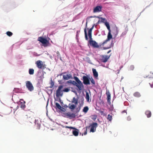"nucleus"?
Wrapping results in <instances>:
<instances>
[{
	"mask_svg": "<svg viewBox=\"0 0 153 153\" xmlns=\"http://www.w3.org/2000/svg\"><path fill=\"white\" fill-rule=\"evenodd\" d=\"M74 78L76 80L72 81V84L74 85H76L79 90H81L84 88V86L81 81L76 76H74Z\"/></svg>",
	"mask_w": 153,
	"mask_h": 153,
	"instance_id": "f257e3e1",
	"label": "nucleus"
},
{
	"mask_svg": "<svg viewBox=\"0 0 153 153\" xmlns=\"http://www.w3.org/2000/svg\"><path fill=\"white\" fill-rule=\"evenodd\" d=\"M98 126V124L97 123H93L91 124L90 126H87L86 127V129L85 132H84V134L85 135L87 134V130L88 128L91 127L90 130V132H94L96 131L97 127Z\"/></svg>",
	"mask_w": 153,
	"mask_h": 153,
	"instance_id": "f03ea898",
	"label": "nucleus"
},
{
	"mask_svg": "<svg viewBox=\"0 0 153 153\" xmlns=\"http://www.w3.org/2000/svg\"><path fill=\"white\" fill-rule=\"evenodd\" d=\"M63 86L60 85L58 87L56 91V96L57 97H62L63 95V90H62Z\"/></svg>",
	"mask_w": 153,
	"mask_h": 153,
	"instance_id": "7ed1b4c3",
	"label": "nucleus"
},
{
	"mask_svg": "<svg viewBox=\"0 0 153 153\" xmlns=\"http://www.w3.org/2000/svg\"><path fill=\"white\" fill-rule=\"evenodd\" d=\"M37 67L39 69H44L46 68V65L43 63V62L40 60H38L36 62Z\"/></svg>",
	"mask_w": 153,
	"mask_h": 153,
	"instance_id": "20e7f679",
	"label": "nucleus"
},
{
	"mask_svg": "<svg viewBox=\"0 0 153 153\" xmlns=\"http://www.w3.org/2000/svg\"><path fill=\"white\" fill-rule=\"evenodd\" d=\"M26 86L28 90L32 91L34 90V87L32 83L29 81H27L26 82Z\"/></svg>",
	"mask_w": 153,
	"mask_h": 153,
	"instance_id": "39448f33",
	"label": "nucleus"
},
{
	"mask_svg": "<svg viewBox=\"0 0 153 153\" xmlns=\"http://www.w3.org/2000/svg\"><path fill=\"white\" fill-rule=\"evenodd\" d=\"M38 40L41 42L44 46H45L46 45L49 43L48 41L46 39L43 38L42 37H39Z\"/></svg>",
	"mask_w": 153,
	"mask_h": 153,
	"instance_id": "423d86ee",
	"label": "nucleus"
},
{
	"mask_svg": "<svg viewBox=\"0 0 153 153\" xmlns=\"http://www.w3.org/2000/svg\"><path fill=\"white\" fill-rule=\"evenodd\" d=\"M89 39V43L91 45H92L93 47L95 48H98L99 47V46L98 45L96 41L92 40V37L91 39V38Z\"/></svg>",
	"mask_w": 153,
	"mask_h": 153,
	"instance_id": "0eeeda50",
	"label": "nucleus"
},
{
	"mask_svg": "<svg viewBox=\"0 0 153 153\" xmlns=\"http://www.w3.org/2000/svg\"><path fill=\"white\" fill-rule=\"evenodd\" d=\"M83 83L85 85H88L90 84V81L88 78L85 76H82Z\"/></svg>",
	"mask_w": 153,
	"mask_h": 153,
	"instance_id": "6e6552de",
	"label": "nucleus"
},
{
	"mask_svg": "<svg viewBox=\"0 0 153 153\" xmlns=\"http://www.w3.org/2000/svg\"><path fill=\"white\" fill-rule=\"evenodd\" d=\"M112 38V36L111 33V30L108 31L107 36V38L102 43V45H103L105 44L106 43V42L110 40Z\"/></svg>",
	"mask_w": 153,
	"mask_h": 153,
	"instance_id": "1a4fd4ad",
	"label": "nucleus"
},
{
	"mask_svg": "<svg viewBox=\"0 0 153 153\" xmlns=\"http://www.w3.org/2000/svg\"><path fill=\"white\" fill-rule=\"evenodd\" d=\"M65 115L67 118L70 119H71L72 118H74L76 116L75 114L74 113H71L70 112H68L65 114Z\"/></svg>",
	"mask_w": 153,
	"mask_h": 153,
	"instance_id": "9d476101",
	"label": "nucleus"
},
{
	"mask_svg": "<svg viewBox=\"0 0 153 153\" xmlns=\"http://www.w3.org/2000/svg\"><path fill=\"white\" fill-rule=\"evenodd\" d=\"M110 56L108 55L102 56L101 57V61L103 62H105L108 61Z\"/></svg>",
	"mask_w": 153,
	"mask_h": 153,
	"instance_id": "9b49d317",
	"label": "nucleus"
},
{
	"mask_svg": "<svg viewBox=\"0 0 153 153\" xmlns=\"http://www.w3.org/2000/svg\"><path fill=\"white\" fill-rule=\"evenodd\" d=\"M35 125L38 129H40L41 126V121L38 120H35Z\"/></svg>",
	"mask_w": 153,
	"mask_h": 153,
	"instance_id": "f8f14e48",
	"label": "nucleus"
},
{
	"mask_svg": "<svg viewBox=\"0 0 153 153\" xmlns=\"http://www.w3.org/2000/svg\"><path fill=\"white\" fill-rule=\"evenodd\" d=\"M102 8V7L101 6H96L94 9V12L96 13L100 11L101 10Z\"/></svg>",
	"mask_w": 153,
	"mask_h": 153,
	"instance_id": "ddd939ff",
	"label": "nucleus"
},
{
	"mask_svg": "<svg viewBox=\"0 0 153 153\" xmlns=\"http://www.w3.org/2000/svg\"><path fill=\"white\" fill-rule=\"evenodd\" d=\"M20 104L21 108L24 109L25 108L26 106L25 104V101H24L23 99H20Z\"/></svg>",
	"mask_w": 153,
	"mask_h": 153,
	"instance_id": "4468645a",
	"label": "nucleus"
},
{
	"mask_svg": "<svg viewBox=\"0 0 153 153\" xmlns=\"http://www.w3.org/2000/svg\"><path fill=\"white\" fill-rule=\"evenodd\" d=\"M94 25L93 26L89 29L88 31V36L89 38H91V39L92 37V31L94 27Z\"/></svg>",
	"mask_w": 153,
	"mask_h": 153,
	"instance_id": "2eb2a0df",
	"label": "nucleus"
},
{
	"mask_svg": "<svg viewBox=\"0 0 153 153\" xmlns=\"http://www.w3.org/2000/svg\"><path fill=\"white\" fill-rule=\"evenodd\" d=\"M72 77V76L70 74L63 76V78L65 80H68Z\"/></svg>",
	"mask_w": 153,
	"mask_h": 153,
	"instance_id": "dca6fc26",
	"label": "nucleus"
},
{
	"mask_svg": "<svg viewBox=\"0 0 153 153\" xmlns=\"http://www.w3.org/2000/svg\"><path fill=\"white\" fill-rule=\"evenodd\" d=\"M92 71L94 77L96 78H97L98 76L97 72V71L94 68L92 69Z\"/></svg>",
	"mask_w": 153,
	"mask_h": 153,
	"instance_id": "f3484780",
	"label": "nucleus"
},
{
	"mask_svg": "<svg viewBox=\"0 0 153 153\" xmlns=\"http://www.w3.org/2000/svg\"><path fill=\"white\" fill-rule=\"evenodd\" d=\"M100 19L101 20H100L98 21L97 23V24H99L101 22L105 24V22H107V20L105 18L102 17V18H101Z\"/></svg>",
	"mask_w": 153,
	"mask_h": 153,
	"instance_id": "a211bd4d",
	"label": "nucleus"
},
{
	"mask_svg": "<svg viewBox=\"0 0 153 153\" xmlns=\"http://www.w3.org/2000/svg\"><path fill=\"white\" fill-rule=\"evenodd\" d=\"M55 105L56 108L62 111V110L64 109V108L62 107L59 103L56 102Z\"/></svg>",
	"mask_w": 153,
	"mask_h": 153,
	"instance_id": "6ab92c4d",
	"label": "nucleus"
},
{
	"mask_svg": "<svg viewBox=\"0 0 153 153\" xmlns=\"http://www.w3.org/2000/svg\"><path fill=\"white\" fill-rule=\"evenodd\" d=\"M74 129H75V130L73 131V134L75 136H77L79 134V130L76 128Z\"/></svg>",
	"mask_w": 153,
	"mask_h": 153,
	"instance_id": "aec40b11",
	"label": "nucleus"
},
{
	"mask_svg": "<svg viewBox=\"0 0 153 153\" xmlns=\"http://www.w3.org/2000/svg\"><path fill=\"white\" fill-rule=\"evenodd\" d=\"M133 95L134 97H141V94L140 93L138 92H136L133 94Z\"/></svg>",
	"mask_w": 153,
	"mask_h": 153,
	"instance_id": "412c9836",
	"label": "nucleus"
},
{
	"mask_svg": "<svg viewBox=\"0 0 153 153\" xmlns=\"http://www.w3.org/2000/svg\"><path fill=\"white\" fill-rule=\"evenodd\" d=\"M145 114L148 118L150 117L151 116V112L150 111H146L145 112Z\"/></svg>",
	"mask_w": 153,
	"mask_h": 153,
	"instance_id": "4be33fe9",
	"label": "nucleus"
},
{
	"mask_svg": "<svg viewBox=\"0 0 153 153\" xmlns=\"http://www.w3.org/2000/svg\"><path fill=\"white\" fill-rule=\"evenodd\" d=\"M107 101L110 102L111 100V94L109 92L107 93Z\"/></svg>",
	"mask_w": 153,
	"mask_h": 153,
	"instance_id": "5701e85b",
	"label": "nucleus"
},
{
	"mask_svg": "<svg viewBox=\"0 0 153 153\" xmlns=\"http://www.w3.org/2000/svg\"><path fill=\"white\" fill-rule=\"evenodd\" d=\"M85 98L87 100V101L88 102H89V99H90L89 95V93L87 92H86V93Z\"/></svg>",
	"mask_w": 153,
	"mask_h": 153,
	"instance_id": "b1692460",
	"label": "nucleus"
},
{
	"mask_svg": "<svg viewBox=\"0 0 153 153\" xmlns=\"http://www.w3.org/2000/svg\"><path fill=\"white\" fill-rule=\"evenodd\" d=\"M84 33H85V39L86 40H88V36H87V31H86V27H85L84 29Z\"/></svg>",
	"mask_w": 153,
	"mask_h": 153,
	"instance_id": "393cba45",
	"label": "nucleus"
},
{
	"mask_svg": "<svg viewBox=\"0 0 153 153\" xmlns=\"http://www.w3.org/2000/svg\"><path fill=\"white\" fill-rule=\"evenodd\" d=\"M72 102L73 103H74L76 105L78 103L77 100L76 99L75 97H74L73 98Z\"/></svg>",
	"mask_w": 153,
	"mask_h": 153,
	"instance_id": "a878e982",
	"label": "nucleus"
},
{
	"mask_svg": "<svg viewBox=\"0 0 153 153\" xmlns=\"http://www.w3.org/2000/svg\"><path fill=\"white\" fill-rule=\"evenodd\" d=\"M112 115L110 114H108V115L107 119L109 121H111L112 120Z\"/></svg>",
	"mask_w": 153,
	"mask_h": 153,
	"instance_id": "bb28decb",
	"label": "nucleus"
},
{
	"mask_svg": "<svg viewBox=\"0 0 153 153\" xmlns=\"http://www.w3.org/2000/svg\"><path fill=\"white\" fill-rule=\"evenodd\" d=\"M105 25L106 27H107V29H108V31L111 30L110 28V26L108 22H105Z\"/></svg>",
	"mask_w": 153,
	"mask_h": 153,
	"instance_id": "cd10ccee",
	"label": "nucleus"
},
{
	"mask_svg": "<svg viewBox=\"0 0 153 153\" xmlns=\"http://www.w3.org/2000/svg\"><path fill=\"white\" fill-rule=\"evenodd\" d=\"M68 106L69 108L71 110H74L76 107V105H71L70 104H69Z\"/></svg>",
	"mask_w": 153,
	"mask_h": 153,
	"instance_id": "c85d7f7f",
	"label": "nucleus"
},
{
	"mask_svg": "<svg viewBox=\"0 0 153 153\" xmlns=\"http://www.w3.org/2000/svg\"><path fill=\"white\" fill-rule=\"evenodd\" d=\"M88 109L89 108L88 107V106H85L83 108V111L85 113H86L88 112Z\"/></svg>",
	"mask_w": 153,
	"mask_h": 153,
	"instance_id": "c756f323",
	"label": "nucleus"
},
{
	"mask_svg": "<svg viewBox=\"0 0 153 153\" xmlns=\"http://www.w3.org/2000/svg\"><path fill=\"white\" fill-rule=\"evenodd\" d=\"M34 73V70L33 69H30L29 70V73L30 75H33Z\"/></svg>",
	"mask_w": 153,
	"mask_h": 153,
	"instance_id": "7c9ffc66",
	"label": "nucleus"
},
{
	"mask_svg": "<svg viewBox=\"0 0 153 153\" xmlns=\"http://www.w3.org/2000/svg\"><path fill=\"white\" fill-rule=\"evenodd\" d=\"M6 34L7 35L9 36H12L13 34L12 33L9 31L7 32L6 33Z\"/></svg>",
	"mask_w": 153,
	"mask_h": 153,
	"instance_id": "2f4dec72",
	"label": "nucleus"
},
{
	"mask_svg": "<svg viewBox=\"0 0 153 153\" xmlns=\"http://www.w3.org/2000/svg\"><path fill=\"white\" fill-rule=\"evenodd\" d=\"M50 84L51 85L50 87L51 88H52L54 86V82L52 80L51 81Z\"/></svg>",
	"mask_w": 153,
	"mask_h": 153,
	"instance_id": "473e14b6",
	"label": "nucleus"
},
{
	"mask_svg": "<svg viewBox=\"0 0 153 153\" xmlns=\"http://www.w3.org/2000/svg\"><path fill=\"white\" fill-rule=\"evenodd\" d=\"M134 66L133 65H131L129 67V69L130 70L132 71L134 69Z\"/></svg>",
	"mask_w": 153,
	"mask_h": 153,
	"instance_id": "72a5a7b5",
	"label": "nucleus"
},
{
	"mask_svg": "<svg viewBox=\"0 0 153 153\" xmlns=\"http://www.w3.org/2000/svg\"><path fill=\"white\" fill-rule=\"evenodd\" d=\"M90 80L92 83L93 85H94L95 84V82L94 80L91 77V78L90 79Z\"/></svg>",
	"mask_w": 153,
	"mask_h": 153,
	"instance_id": "f704fd0d",
	"label": "nucleus"
},
{
	"mask_svg": "<svg viewBox=\"0 0 153 153\" xmlns=\"http://www.w3.org/2000/svg\"><path fill=\"white\" fill-rule=\"evenodd\" d=\"M100 112L101 115H103L105 116H106V114L104 113V111H100Z\"/></svg>",
	"mask_w": 153,
	"mask_h": 153,
	"instance_id": "c9c22d12",
	"label": "nucleus"
},
{
	"mask_svg": "<svg viewBox=\"0 0 153 153\" xmlns=\"http://www.w3.org/2000/svg\"><path fill=\"white\" fill-rule=\"evenodd\" d=\"M70 90V89L68 88H65L64 90H63V91L64 92H68Z\"/></svg>",
	"mask_w": 153,
	"mask_h": 153,
	"instance_id": "e433bc0d",
	"label": "nucleus"
},
{
	"mask_svg": "<svg viewBox=\"0 0 153 153\" xmlns=\"http://www.w3.org/2000/svg\"><path fill=\"white\" fill-rule=\"evenodd\" d=\"M65 127L66 128H70L71 129H75V128L71 127V126H65Z\"/></svg>",
	"mask_w": 153,
	"mask_h": 153,
	"instance_id": "4c0bfd02",
	"label": "nucleus"
},
{
	"mask_svg": "<svg viewBox=\"0 0 153 153\" xmlns=\"http://www.w3.org/2000/svg\"><path fill=\"white\" fill-rule=\"evenodd\" d=\"M149 84L152 88H153V82H149Z\"/></svg>",
	"mask_w": 153,
	"mask_h": 153,
	"instance_id": "58836bf2",
	"label": "nucleus"
},
{
	"mask_svg": "<svg viewBox=\"0 0 153 153\" xmlns=\"http://www.w3.org/2000/svg\"><path fill=\"white\" fill-rule=\"evenodd\" d=\"M131 120V118L130 117H128L127 118V120L128 121H130Z\"/></svg>",
	"mask_w": 153,
	"mask_h": 153,
	"instance_id": "ea45409f",
	"label": "nucleus"
},
{
	"mask_svg": "<svg viewBox=\"0 0 153 153\" xmlns=\"http://www.w3.org/2000/svg\"><path fill=\"white\" fill-rule=\"evenodd\" d=\"M123 67V66H121L120 67V70H119L118 72H117V73L118 74H119V72H120V70H121V68H122Z\"/></svg>",
	"mask_w": 153,
	"mask_h": 153,
	"instance_id": "a19ab883",
	"label": "nucleus"
},
{
	"mask_svg": "<svg viewBox=\"0 0 153 153\" xmlns=\"http://www.w3.org/2000/svg\"><path fill=\"white\" fill-rule=\"evenodd\" d=\"M94 17H96V18H98L100 19H101V18H102V17H100L98 16H94Z\"/></svg>",
	"mask_w": 153,
	"mask_h": 153,
	"instance_id": "79ce46f5",
	"label": "nucleus"
},
{
	"mask_svg": "<svg viewBox=\"0 0 153 153\" xmlns=\"http://www.w3.org/2000/svg\"><path fill=\"white\" fill-rule=\"evenodd\" d=\"M68 82L70 83H72V80H69L68 81Z\"/></svg>",
	"mask_w": 153,
	"mask_h": 153,
	"instance_id": "37998d69",
	"label": "nucleus"
},
{
	"mask_svg": "<svg viewBox=\"0 0 153 153\" xmlns=\"http://www.w3.org/2000/svg\"><path fill=\"white\" fill-rule=\"evenodd\" d=\"M56 53H57V56H59L60 55L59 53V52L58 51H57L56 52Z\"/></svg>",
	"mask_w": 153,
	"mask_h": 153,
	"instance_id": "c03bdc74",
	"label": "nucleus"
},
{
	"mask_svg": "<svg viewBox=\"0 0 153 153\" xmlns=\"http://www.w3.org/2000/svg\"><path fill=\"white\" fill-rule=\"evenodd\" d=\"M110 48V47H108V48L103 47V49H108Z\"/></svg>",
	"mask_w": 153,
	"mask_h": 153,
	"instance_id": "a18cd8bd",
	"label": "nucleus"
},
{
	"mask_svg": "<svg viewBox=\"0 0 153 153\" xmlns=\"http://www.w3.org/2000/svg\"><path fill=\"white\" fill-rule=\"evenodd\" d=\"M18 89L14 88V91H16L17 90H18Z\"/></svg>",
	"mask_w": 153,
	"mask_h": 153,
	"instance_id": "49530a36",
	"label": "nucleus"
},
{
	"mask_svg": "<svg viewBox=\"0 0 153 153\" xmlns=\"http://www.w3.org/2000/svg\"><path fill=\"white\" fill-rule=\"evenodd\" d=\"M111 51V50H109V51H108L107 52V53H109Z\"/></svg>",
	"mask_w": 153,
	"mask_h": 153,
	"instance_id": "de8ad7c7",
	"label": "nucleus"
},
{
	"mask_svg": "<svg viewBox=\"0 0 153 153\" xmlns=\"http://www.w3.org/2000/svg\"><path fill=\"white\" fill-rule=\"evenodd\" d=\"M96 119V117L94 119H94V120H95Z\"/></svg>",
	"mask_w": 153,
	"mask_h": 153,
	"instance_id": "09e8293b",
	"label": "nucleus"
},
{
	"mask_svg": "<svg viewBox=\"0 0 153 153\" xmlns=\"http://www.w3.org/2000/svg\"><path fill=\"white\" fill-rule=\"evenodd\" d=\"M86 26L87 27V22H86Z\"/></svg>",
	"mask_w": 153,
	"mask_h": 153,
	"instance_id": "8fccbe9b",
	"label": "nucleus"
},
{
	"mask_svg": "<svg viewBox=\"0 0 153 153\" xmlns=\"http://www.w3.org/2000/svg\"><path fill=\"white\" fill-rule=\"evenodd\" d=\"M80 108H79V110L77 111H78H78H79V110H80Z\"/></svg>",
	"mask_w": 153,
	"mask_h": 153,
	"instance_id": "3c124183",
	"label": "nucleus"
},
{
	"mask_svg": "<svg viewBox=\"0 0 153 153\" xmlns=\"http://www.w3.org/2000/svg\"><path fill=\"white\" fill-rule=\"evenodd\" d=\"M67 26H68V25H66V26H64V27H67Z\"/></svg>",
	"mask_w": 153,
	"mask_h": 153,
	"instance_id": "603ef678",
	"label": "nucleus"
},
{
	"mask_svg": "<svg viewBox=\"0 0 153 153\" xmlns=\"http://www.w3.org/2000/svg\"><path fill=\"white\" fill-rule=\"evenodd\" d=\"M91 17V18H92V17H92V16H91V17Z\"/></svg>",
	"mask_w": 153,
	"mask_h": 153,
	"instance_id": "864d4df0",
	"label": "nucleus"
},
{
	"mask_svg": "<svg viewBox=\"0 0 153 153\" xmlns=\"http://www.w3.org/2000/svg\"><path fill=\"white\" fill-rule=\"evenodd\" d=\"M1 117V115H0V117Z\"/></svg>",
	"mask_w": 153,
	"mask_h": 153,
	"instance_id": "5fc2aeb1",
	"label": "nucleus"
}]
</instances>
